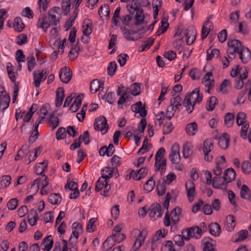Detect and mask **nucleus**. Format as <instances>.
Returning a JSON list of instances; mask_svg holds the SVG:
<instances>
[{
	"label": "nucleus",
	"instance_id": "obj_1",
	"mask_svg": "<svg viewBox=\"0 0 251 251\" xmlns=\"http://www.w3.org/2000/svg\"><path fill=\"white\" fill-rule=\"evenodd\" d=\"M202 100V95L200 93L199 88H195L191 93H187L183 101V105L186 111L190 114L194 109L195 104L199 103Z\"/></svg>",
	"mask_w": 251,
	"mask_h": 251
},
{
	"label": "nucleus",
	"instance_id": "obj_2",
	"mask_svg": "<svg viewBox=\"0 0 251 251\" xmlns=\"http://www.w3.org/2000/svg\"><path fill=\"white\" fill-rule=\"evenodd\" d=\"M59 22V19H57L55 14L44 15L40 18L37 24L38 27L42 28L45 32H46L48 28L51 25H56Z\"/></svg>",
	"mask_w": 251,
	"mask_h": 251
},
{
	"label": "nucleus",
	"instance_id": "obj_3",
	"mask_svg": "<svg viewBox=\"0 0 251 251\" xmlns=\"http://www.w3.org/2000/svg\"><path fill=\"white\" fill-rule=\"evenodd\" d=\"M228 49L227 50V54L228 57L230 59H233L236 56V53H238L240 50L244 47L242 45L241 42L236 39L230 40L228 39Z\"/></svg>",
	"mask_w": 251,
	"mask_h": 251
},
{
	"label": "nucleus",
	"instance_id": "obj_4",
	"mask_svg": "<svg viewBox=\"0 0 251 251\" xmlns=\"http://www.w3.org/2000/svg\"><path fill=\"white\" fill-rule=\"evenodd\" d=\"M126 9L128 12L127 15L133 18V15L134 12L136 11V14L135 15V25H139L144 23V15L143 13V10H139L137 8H136L131 3V4H127L126 6Z\"/></svg>",
	"mask_w": 251,
	"mask_h": 251
},
{
	"label": "nucleus",
	"instance_id": "obj_5",
	"mask_svg": "<svg viewBox=\"0 0 251 251\" xmlns=\"http://www.w3.org/2000/svg\"><path fill=\"white\" fill-rule=\"evenodd\" d=\"M165 152V149L163 147H161L158 150L155 154L154 168L155 171L156 172L159 171L161 169V173H162V171H165L166 169V159H164L161 161L162 159L164 156Z\"/></svg>",
	"mask_w": 251,
	"mask_h": 251
},
{
	"label": "nucleus",
	"instance_id": "obj_6",
	"mask_svg": "<svg viewBox=\"0 0 251 251\" xmlns=\"http://www.w3.org/2000/svg\"><path fill=\"white\" fill-rule=\"evenodd\" d=\"M94 126L96 130L104 131L103 134L106 133L108 129V125L106 118L103 116H100L96 119L94 123Z\"/></svg>",
	"mask_w": 251,
	"mask_h": 251
},
{
	"label": "nucleus",
	"instance_id": "obj_7",
	"mask_svg": "<svg viewBox=\"0 0 251 251\" xmlns=\"http://www.w3.org/2000/svg\"><path fill=\"white\" fill-rule=\"evenodd\" d=\"M179 147L178 144H174L171 148L169 159L174 164H178L180 160Z\"/></svg>",
	"mask_w": 251,
	"mask_h": 251
},
{
	"label": "nucleus",
	"instance_id": "obj_8",
	"mask_svg": "<svg viewBox=\"0 0 251 251\" xmlns=\"http://www.w3.org/2000/svg\"><path fill=\"white\" fill-rule=\"evenodd\" d=\"M185 187L188 200L190 202H192L196 195L195 184L192 180H189L185 183Z\"/></svg>",
	"mask_w": 251,
	"mask_h": 251
},
{
	"label": "nucleus",
	"instance_id": "obj_9",
	"mask_svg": "<svg viewBox=\"0 0 251 251\" xmlns=\"http://www.w3.org/2000/svg\"><path fill=\"white\" fill-rule=\"evenodd\" d=\"M125 87L124 86L121 85L118 88L117 95L120 96L118 101L117 104L119 106L123 104L124 103L126 102V100H129L130 99V96L128 94V92L126 90H124Z\"/></svg>",
	"mask_w": 251,
	"mask_h": 251
},
{
	"label": "nucleus",
	"instance_id": "obj_10",
	"mask_svg": "<svg viewBox=\"0 0 251 251\" xmlns=\"http://www.w3.org/2000/svg\"><path fill=\"white\" fill-rule=\"evenodd\" d=\"M72 72L67 67L62 68L59 73V78L62 82L68 83L71 79Z\"/></svg>",
	"mask_w": 251,
	"mask_h": 251
},
{
	"label": "nucleus",
	"instance_id": "obj_11",
	"mask_svg": "<svg viewBox=\"0 0 251 251\" xmlns=\"http://www.w3.org/2000/svg\"><path fill=\"white\" fill-rule=\"evenodd\" d=\"M182 213V209L179 206L176 207L172 211L171 215L172 216V225L171 226V230H173V227L176 226L180 220V216Z\"/></svg>",
	"mask_w": 251,
	"mask_h": 251
},
{
	"label": "nucleus",
	"instance_id": "obj_12",
	"mask_svg": "<svg viewBox=\"0 0 251 251\" xmlns=\"http://www.w3.org/2000/svg\"><path fill=\"white\" fill-rule=\"evenodd\" d=\"M239 58L243 64L247 63L251 59V53L249 49L246 47H244L238 53Z\"/></svg>",
	"mask_w": 251,
	"mask_h": 251
},
{
	"label": "nucleus",
	"instance_id": "obj_13",
	"mask_svg": "<svg viewBox=\"0 0 251 251\" xmlns=\"http://www.w3.org/2000/svg\"><path fill=\"white\" fill-rule=\"evenodd\" d=\"M131 109L133 112L136 113H140V116L144 118L147 115V111L145 108V106H142V103L141 101H138L136 103L131 105Z\"/></svg>",
	"mask_w": 251,
	"mask_h": 251
},
{
	"label": "nucleus",
	"instance_id": "obj_14",
	"mask_svg": "<svg viewBox=\"0 0 251 251\" xmlns=\"http://www.w3.org/2000/svg\"><path fill=\"white\" fill-rule=\"evenodd\" d=\"M163 215V212L161 211V205L159 203H153L151 205L150 209V216L152 218L156 217H161Z\"/></svg>",
	"mask_w": 251,
	"mask_h": 251
},
{
	"label": "nucleus",
	"instance_id": "obj_15",
	"mask_svg": "<svg viewBox=\"0 0 251 251\" xmlns=\"http://www.w3.org/2000/svg\"><path fill=\"white\" fill-rule=\"evenodd\" d=\"M46 72V69H43L40 73H37L35 72L34 73V83L36 88L39 87L41 81L46 79L47 76L45 75Z\"/></svg>",
	"mask_w": 251,
	"mask_h": 251
},
{
	"label": "nucleus",
	"instance_id": "obj_16",
	"mask_svg": "<svg viewBox=\"0 0 251 251\" xmlns=\"http://www.w3.org/2000/svg\"><path fill=\"white\" fill-rule=\"evenodd\" d=\"M183 34L186 37V44L191 45L196 39V31L193 28H188L184 30Z\"/></svg>",
	"mask_w": 251,
	"mask_h": 251
},
{
	"label": "nucleus",
	"instance_id": "obj_17",
	"mask_svg": "<svg viewBox=\"0 0 251 251\" xmlns=\"http://www.w3.org/2000/svg\"><path fill=\"white\" fill-rule=\"evenodd\" d=\"M185 230L187 232V234L191 236V238L200 239L201 237L202 233L199 227L198 226H194L190 228H187Z\"/></svg>",
	"mask_w": 251,
	"mask_h": 251
},
{
	"label": "nucleus",
	"instance_id": "obj_18",
	"mask_svg": "<svg viewBox=\"0 0 251 251\" xmlns=\"http://www.w3.org/2000/svg\"><path fill=\"white\" fill-rule=\"evenodd\" d=\"M229 141L230 138L228 134L223 133L218 139V144L222 149H226L228 147Z\"/></svg>",
	"mask_w": 251,
	"mask_h": 251
},
{
	"label": "nucleus",
	"instance_id": "obj_19",
	"mask_svg": "<svg viewBox=\"0 0 251 251\" xmlns=\"http://www.w3.org/2000/svg\"><path fill=\"white\" fill-rule=\"evenodd\" d=\"M236 173L233 168H228L224 172V180L226 183H229L235 179Z\"/></svg>",
	"mask_w": 251,
	"mask_h": 251
},
{
	"label": "nucleus",
	"instance_id": "obj_20",
	"mask_svg": "<svg viewBox=\"0 0 251 251\" xmlns=\"http://www.w3.org/2000/svg\"><path fill=\"white\" fill-rule=\"evenodd\" d=\"M64 97L65 94L63 88H58L56 91V94L55 105L57 107H59L62 105Z\"/></svg>",
	"mask_w": 251,
	"mask_h": 251
},
{
	"label": "nucleus",
	"instance_id": "obj_21",
	"mask_svg": "<svg viewBox=\"0 0 251 251\" xmlns=\"http://www.w3.org/2000/svg\"><path fill=\"white\" fill-rule=\"evenodd\" d=\"M92 23L91 21L88 19H85L82 25V32L84 35L86 36H89L92 31Z\"/></svg>",
	"mask_w": 251,
	"mask_h": 251
},
{
	"label": "nucleus",
	"instance_id": "obj_22",
	"mask_svg": "<svg viewBox=\"0 0 251 251\" xmlns=\"http://www.w3.org/2000/svg\"><path fill=\"white\" fill-rule=\"evenodd\" d=\"M226 183L224 177H214L213 179L212 186L215 188L223 189L226 187Z\"/></svg>",
	"mask_w": 251,
	"mask_h": 251
},
{
	"label": "nucleus",
	"instance_id": "obj_23",
	"mask_svg": "<svg viewBox=\"0 0 251 251\" xmlns=\"http://www.w3.org/2000/svg\"><path fill=\"white\" fill-rule=\"evenodd\" d=\"M209 232L214 236H219L221 232V227L217 223H211L209 226Z\"/></svg>",
	"mask_w": 251,
	"mask_h": 251
},
{
	"label": "nucleus",
	"instance_id": "obj_24",
	"mask_svg": "<svg viewBox=\"0 0 251 251\" xmlns=\"http://www.w3.org/2000/svg\"><path fill=\"white\" fill-rule=\"evenodd\" d=\"M183 103L181 97L177 95L170 100V105L175 109H179Z\"/></svg>",
	"mask_w": 251,
	"mask_h": 251
},
{
	"label": "nucleus",
	"instance_id": "obj_25",
	"mask_svg": "<svg viewBox=\"0 0 251 251\" xmlns=\"http://www.w3.org/2000/svg\"><path fill=\"white\" fill-rule=\"evenodd\" d=\"M212 72H208L204 75L202 83L205 87L213 86L214 79L213 78L210 79V77H212Z\"/></svg>",
	"mask_w": 251,
	"mask_h": 251
},
{
	"label": "nucleus",
	"instance_id": "obj_26",
	"mask_svg": "<svg viewBox=\"0 0 251 251\" xmlns=\"http://www.w3.org/2000/svg\"><path fill=\"white\" fill-rule=\"evenodd\" d=\"M185 130L187 134L194 135L198 131V125L196 122H193L187 125Z\"/></svg>",
	"mask_w": 251,
	"mask_h": 251
},
{
	"label": "nucleus",
	"instance_id": "obj_27",
	"mask_svg": "<svg viewBox=\"0 0 251 251\" xmlns=\"http://www.w3.org/2000/svg\"><path fill=\"white\" fill-rule=\"evenodd\" d=\"M47 162L45 160L36 165L35 172L37 175L43 176V173L47 169Z\"/></svg>",
	"mask_w": 251,
	"mask_h": 251
},
{
	"label": "nucleus",
	"instance_id": "obj_28",
	"mask_svg": "<svg viewBox=\"0 0 251 251\" xmlns=\"http://www.w3.org/2000/svg\"><path fill=\"white\" fill-rule=\"evenodd\" d=\"M181 32L178 33L177 32L175 36H179V38L178 39H176L173 43L174 47L179 50L180 53L182 51V45L183 44V41L182 40V36L181 35Z\"/></svg>",
	"mask_w": 251,
	"mask_h": 251
},
{
	"label": "nucleus",
	"instance_id": "obj_29",
	"mask_svg": "<svg viewBox=\"0 0 251 251\" xmlns=\"http://www.w3.org/2000/svg\"><path fill=\"white\" fill-rule=\"evenodd\" d=\"M72 229V237L77 240L79 233L82 231V226L79 223L75 222L73 224Z\"/></svg>",
	"mask_w": 251,
	"mask_h": 251
},
{
	"label": "nucleus",
	"instance_id": "obj_30",
	"mask_svg": "<svg viewBox=\"0 0 251 251\" xmlns=\"http://www.w3.org/2000/svg\"><path fill=\"white\" fill-rule=\"evenodd\" d=\"M51 235H49L45 238L42 242V244H45V248L43 249V250H47V251H50V249L53 246V242L51 238Z\"/></svg>",
	"mask_w": 251,
	"mask_h": 251
},
{
	"label": "nucleus",
	"instance_id": "obj_31",
	"mask_svg": "<svg viewBox=\"0 0 251 251\" xmlns=\"http://www.w3.org/2000/svg\"><path fill=\"white\" fill-rule=\"evenodd\" d=\"M101 85H104L103 81L100 83L98 79L93 80L91 83L90 91L92 93H95L100 89Z\"/></svg>",
	"mask_w": 251,
	"mask_h": 251
},
{
	"label": "nucleus",
	"instance_id": "obj_32",
	"mask_svg": "<svg viewBox=\"0 0 251 251\" xmlns=\"http://www.w3.org/2000/svg\"><path fill=\"white\" fill-rule=\"evenodd\" d=\"M235 226V217L233 215H229L227 218L226 229L227 231H231Z\"/></svg>",
	"mask_w": 251,
	"mask_h": 251
},
{
	"label": "nucleus",
	"instance_id": "obj_33",
	"mask_svg": "<svg viewBox=\"0 0 251 251\" xmlns=\"http://www.w3.org/2000/svg\"><path fill=\"white\" fill-rule=\"evenodd\" d=\"M11 177L9 175H5L0 178V188H4L8 187L11 183Z\"/></svg>",
	"mask_w": 251,
	"mask_h": 251
},
{
	"label": "nucleus",
	"instance_id": "obj_34",
	"mask_svg": "<svg viewBox=\"0 0 251 251\" xmlns=\"http://www.w3.org/2000/svg\"><path fill=\"white\" fill-rule=\"evenodd\" d=\"M132 4L139 10H143L141 6H147L150 5L148 0H132Z\"/></svg>",
	"mask_w": 251,
	"mask_h": 251
},
{
	"label": "nucleus",
	"instance_id": "obj_35",
	"mask_svg": "<svg viewBox=\"0 0 251 251\" xmlns=\"http://www.w3.org/2000/svg\"><path fill=\"white\" fill-rule=\"evenodd\" d=\"M114 171V169L111 167H105L103 169H102L101 172V177L103 178H106L107 179L109 180V179L113 176V173Z\"/></svg>",
	"mask_w": 251,
	"mask_h": 251
},
{
	"label": "nucleus",
	"instance_id": "obj_36",
	"mask_svg": "<svg viewBox=\"0 0 251 251\" xmlns=\"http://www.w3.org/2000/svg\"><path fill=\"white\" fill-rule=\"evenodd\" d=\"M25 27V25L20 17H16L14 20V28L18 32H21Z\"/></svg>",
	"mask_w": 251,
	"mask_h": 251
},
{
	"label": "nucleus",
	"instance_id": "obj_37",
	"mask_svg": "<svg viewBox=\"0 0 251 251\" xmlns=\"http://www.w3.org/2000/svg\"><path fill=\"white\" fill-rule=\"evenodd\" d=\"M234 114L231 113H227L224 118L225 124L227 127L232 126L234 120Z\"/></svg>",
	"mask_w": 251,
	"mask_h": 251
},
{
	"label": "nucleus",
	"instance_id": "obj_38",
	"mask_svg": "<svg viewBox=\"0 0 251 251\" xmlns=\"http://www.w3.org/2000/svg\"><path fill=\"white\" fill-rule=\"evenodd\" d=\"M212 239L209 237L204 238L203 241L204 243L203 251H215L213 245L210 243Z\"/></svg>",
	"mask_w": 251,
	"mask_h": 251
},
{
	"label": "nucleus",
	"instance_id": "obj_39",
	"mask_svg": "<svg viewBox=\"0 0 251 251\" xmlns=\"http://www.w3.org/2000/svg\"><path fill=\"white\" fill-rule=\"evenodd\" d=\"M211 18V16L209 17V19L205 21L202 26V30H201V38L202 39H205L209 33L211 31L209 29L210 28H207V25L209 24H211V21H210L209 19Z\"/></svg>",
	"mask_w": 251,
	"mask_h": 251
},
{
	"label": "nucleus",
	"instance_id": "obj_40",
	"mask_svg": "<svg viewBox=\"0 0 251 251\" xmlns=\"http://www.w3.org/2000/svg\"><path fill=\"white\" fill-rule=\"evenodd\" d=\"M109 180L100 177L96 182L95 190L97 191L101 190L109 182Z\"/></svg>",
	"mask_w": 251,
	"mask_h": 251
},
{
	"label": "nucleus",
	"instance_id": "obj_41",
	"mask_svg": "<svg viewBox=\"0 0 251 251\" xmlns=\"http://www.w3.org/2000/svg\"><path fill=\"white\" fill-rule=\"evenodd\" d=\"M144 238H145L142 236V232L140 231L139 234L137 236L133 246L134 251H137L139 249V248L142 246V243L144 240Z\"/></svg>",
	"mask_w": 251,
	"mask_h": 251
},
{
	"label": "nucleus",
	"instance_id": "obj_42",
	"mask_svg": "<svg viewBox=\"0 0 251 251\" xmlns=\"http://www.w3.org/2000/svg\"><path fill=\"white\" fill-rule=\"evenodd\" d=\"M161 25L159 27L158 29L156 32V36H159L161 34L165 32L169 27V24L165 19H163L161 20Z\"/></svg>",
	"mask_w": 251,
	"mask_h": 251
},
{
	"label": "nucleus",
	"instance_id": "obj_43",
	"mask_svg": "<svg viewBox=\"0 0 251 251\" xmlns=\"http://www.w3.org/2000/svg\"><path fill=\"white\" fill-rule=\"evenodd\" d=\"M155 180L153 176H151L144 184V189L145 191L149 193L153 190Z\"/></svg>",
	"mask_w": 251,
	"mask_h": 251
},
{
	"label": "nucleus",
	"instance_id": "obj_44",
	"mask_svg": "<svg viewBox=\"0 0 251 251\" xmlns=\"http://www.w3.org/2000/svg\"><path fill=\"white\" fill-rule=\"evenodd\" d=\"M213 148V143L212 140L207 139L203 142V152L209 153Z\"/></svg>",
	"mask_w": 251,
	"mask_h": 251
},
{
	"label": "nucleus",
	"instance_id": "obj_45",
	"mask_svg": "<svg viewBox=\"0 0 251 251\" xmlns=\"http://www.w3.org/2000/svg\"><path fill=\"white\" fill-rule=\"evenodd\" d=\"M71 6V0H62V9L65 15H67L69 12Z\"/></svg>",
	"mask_w": 251,
	"mask_h": 251
},
{
	"label": "nucleus",
	"instance_id": "obj_46",
	"mask_svg": "<svg viewBox=\"0 0 251 251\" xmlns=\"http://www.w3.org/2000/svg\"><path fill=\"white\" fill-rule=\"evenodd\" d=\"M218 100L215 96L210 97L207 101L208 105L206 106V109L208 111H213L215 105L217 104Z\"/></svg>",
	"mask_w": 251,
	"mask_h": 251
},
{
	"label": "nucleus",
	"instance_id": "obj_47",
	"mask_svg": "<svg viewBox=\"0 0 251 251\" xmlns=\"http://www.w3.org/2000/svg\"><path fill=\"white\" fill-rule=\"evenodd\" d=\"M10 101V97H0V110L6 109L9 106Z\"/></svg>",
	"mask_w": 251,
	"mask_h": 251
},
{
	"label": "nucleus",
	"instance_id": "obj_48",
	"mask_svg": "<svg viewBox=\"0 0 251 251\" xmlns=\"http://www.w3.org/2000/svg\"><path fill=\"white\" fill-rule=\"evenodd\" d=\"M121 30L123 32V35L125 38L130 41H134V39L131 36L135 32H132L127 28L126 26L121 27Z\"/></svg>",
	"mask_w": 251,
	"mask_h": 251
},
{
	"label": "nucleus",
	"instance_id": "obj_49",
	"mask_svg": "<svg viewBox=\"0 0 251 251\" xmlns=\"http://www.w3.org/2000/svg\"><path fill=\"white\" fill-rule=\"evenodd\" d=\"M248 232L247 230H242L240 231L237 235H235L234 242L243 241L248 236Z\"/></svg>",
	"mask_w": 251,
	"mask_h": 251
},
{
	"label": "nucleus",
	"instance_id": "obj_50",
	"mask_svg": "<svg viewBox=\"0 0 251 251\" xmlns=\"http://www.w3.org/2000/svg\"><path fill=\"white\" fill-rule=\"evenodd\" d=\"M49 122L50 123V126L52 129L54 130L58 126L60 121L57 117L52 113L50 116Z\"/></svg>",
	"mask_w": 251,
	"mask_h": 251
},
{
	"label": "nucleus",
	"instance_id": "obj_51",
	"mask_svg": "<svg viewBox=\"0 0 251 251\" xmlns=\"http://www.w3.org/2000/svg\"><path fill=\"white\" fill-rule=\"evenodd\" d=\"M99 14L100 16L102 15L103 16L109 17L110 14L109 6L107 4L102 5L99 10Z\"/></svg>",
	"mask_w": 251,
	"mask_h": 251
},
{
	"label": "nucleus",
	"instance_id": "obj_52",
	"mask_svg": "<svg viewBox=\"0 0 251 251\" xmlns=\"http://www.w3.org/2000/svg\"><path fill=\"white\" fill-rule=\"evenodd\" d=\"M246 117V115L244 112H239L236 116V123L238 126H241L245 124V123H249L245 121Z\"/></svg>",
	"mask_w": 251,
	"mask_h": 251
},
{
	"label": "nucleus",
	"instance_id": "obj_53",
	"mask_svg": "<svg viewBox=\"0 0 251 251\" xmlns=\"http://www.w3.org/2000/svg\"><path fill=\"white\" fill-rule=\"evenodd\" d=\"M193 153L192 151L190 149V145L188 142H186L183 145V156L185 158H187L190 157Z\"/></svg>",
	"mask_w": 251,
	"mask_h": 251
},
{
	"label": "nucleus",
	"instance_id": "obj_54",
	"mask_svg": "<svg viewBox=\"0 0 251 251\" xmlns=\"http://www.w3.org/2000/svg\"><path fill=\"white\" fill-rule=\"evenodd\" d=\"M220 54L219 50L214 49L213 50L208 49L207 50V60H210L212 57H217Z\"/></svg>",
	"mask_w": 251,
	"mask_h": 251
},
{
	"label": "nucleus",
	"instance_id": "obj_55",
	"mask_svg": "<svg viewBox=\"0 0 251 251\" xmlns=\"http://www.w3.org/2000/svg\"><path fill=\"white\" fill-rule=\"evenodd\" d=\"M115 245L114 241L110 237H108L103 243V249L105 251H108Z\"/></svg>",
	"mask_w": 251,
	"mask_h": 251
},
{
	"label": "nucleus",
	"instance_id": "obj_56",
	"mask_svg": "<svg viewBox=\"0 0 251 251\" xmlns=\"http://www.w3.org/2000/svg\"><path fill=\"white\" fill-rule=\"evenodd\" d=\"M59 199H61L59 194L52 193L49 196L48 201L51 204L55 205L57 204Z\"/></svg>",
	"mask_w": 251,
	"mask_h": 251
},
{
	"label": "nucleus",
	"instance_id": "obj_57",
	"mask_svg": "<svg viewBox=\"0 0 251 251\" xmlns=\"http://www.w3.org/2000/svg\"><path fill=\"white\" fill-rule=\"evenodd\" d=\"M241 168L245 174H249L251 172V164L249 161H244L242 163Z\"/></svg>",
	"mask_w": 251,
	"mask_h": 251
},
{
	"label": "nucleus",
	"instance_id": "obj_58",
	"mask_svg": "<svg viewBox=\"0 0 251 251\" xmlns=\"http://www.w3.org/2000/svg\"><path fill=\"white\" fill-rule=\"evenodd\" d=\"M117 64L115 61L109 63L107 67V73L110 76H113L117 69Z\"/></svg>",
	"mask_w": 251,
	"mask_h": 251
},
{
	"label": "nucleus",
	"instance_id": "obj_59",
	"mask_svg": "<svg viewBox=\"0 0 251 251\" xmlns=\"http://www.w3.org/2000/svg\"><path fill=\"white\" fill-rule=\"evenodd\" d=\"M164 183H161L160 181H157L156 185V190L157 191V195L158 196L163 195L166 191V187Z\"/></svg>",
	"mask_w": 251,
	"mask_h": 251
},
{
	"label": "nucleus",
	"instance_id": "obj_60",
	"mask_svg": "<svg viewBox=\"0 0 251 251\" xmlns=\"http://www.w3.org/2000/svg\"><path fill=\"white\" fill-rule=\"evenodd\" d=\"M128 58L129 56L126 53H121L117 57L118 61L121 67L126 64V60Z\"/></svg>",
	"mask_w": 251,
	"mask_h": 251
},
{
	"label": "nucleus",
	"instance_id": "obj_61",
	"mask_svg": "<svg viewBox=\"0 0 251 251\" xmlns=\"http://www.w3.org/2000/svg\"><path fill=\"white\" fill-rule=\"evenodd\" d=\"M66 135V130L64 127H60L56 133V138L57 140L64 139Z\"/></svg>",
	"mask_w": 251,
	"mask_h": 251
},
{
	"label": "nucleus",
	"instance_id": "obj_62",
	"mask_svg": "<svg viewBox=\"0 0 251 251\" xmlns=\"http://www.w3.org/2000/svg\"><path fill=\"white\" fill-rule=\"evenodd\" d=\"M112 239H113L114 241V243L118 242L120 243L123 241L126 238V236L123 233H117V234H112V235L110 236Z\"/></svg>",
	"mask_w": 251,
	"mask_h": 251
},
{
	"label": "nucleus",
	"instance_id": "obj_63",
	"mask_svg": "<svg viewBox=\"0 0 251 251\" xmlns=\"http://www.w3.org/2000/svg\"><path fill=\"white\" fill-rule=\"evenodd\" d=\"M189 75L193 80H197L200 77V71L196 68H193L189 72Z\"/></svg>",
	"mask_w": 251,
	"mask_h": 251
},
{
	"label": "nucleus",
	"instance_id": "obj_64",
	"mask_svg": "<svg viewBox=\"0 0 251 251\" xmlns=\"http://www.w3.org/2000/svg\"><path fill=\"white\" fill-rule=\"evenodd\" d=\"M176 179V176L173 173H170L166 177L163 178V183L166 184H170L174 180Z\"/></svg>",
	"mask_w": 251,
	"mask_h": 251
}]
</instances>
